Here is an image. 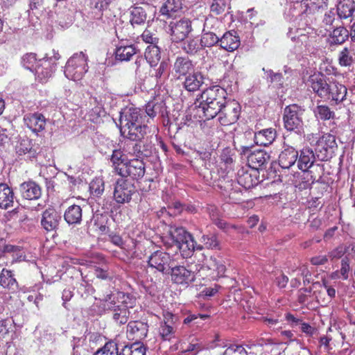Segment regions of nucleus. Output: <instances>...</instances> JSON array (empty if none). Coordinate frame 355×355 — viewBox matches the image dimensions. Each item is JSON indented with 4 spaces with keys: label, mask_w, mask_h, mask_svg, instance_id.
<instances>
[{
    "label": "nucleus",
    "mask_w": 355,
    "mask_h": 355,
    "mask_svg": "<svg viewBox=\"0 0 355 355\" xmlns=\"http://www.w3.org/2000/svg\"><path fill=\"white\" fill-rule=\"evenodd\" d=\"M307 83L313 92L321 98L336 105L345 100L347 87L334 78H325L320 73H314L309 76Z\"/></svg>",
    "instance_id": "1"
},
{
    "label": "nucleus",
    "mask_w": 355,
    "mask_h": 355,
    "mask_svg": "<svg viewBox=\"0 0 355 355\" xmlns=\"http://www.w3.org/2000/svg\"><path fill=\"white\" fill-rule=\"evenodd\" d=\"M227 94L226 90L218 85L203 90L199 97L200 102L198 108L202 110L206 119H211L217 116L220 108L228 101Z\"/></svg>",
    "instance_id": "2"
},
{
    "label": "nucleus",
    "mask_w": 355,
    "mask_h": 355,
    "mask_svg": "<svg viewBox=\"0 0 355 355\" xmlns=\"http://www.w3.org/2000/svg\"><path fill=\"white\" fill-rule=\"evenodd\" d=\"M307 140L311 145L314 146L317 159L320 161H326L330 158L337 147L336 137L331 134H324L322 137L310 134L307 136Z\"/></svg>",
    "instance_id": "3"
},
{
    "label": "nucleus",
    "mask_w": 355,
    "mask_h": 355,
    "mask_svg": "<svg viewBox=\"0 0 355 355\" xmlns=\"http://www.w3.org/2000/svg\"><path fill=\"white\" fill-rule=\"evenodd\" d=\"M168 234L173 243L182 250L186 256H189L195 250H201L203 248L202 245L196 246V242L192 235L182 227L171 225Z\"/></svg>",
    "instance_id": "4"
},
{
    "label": "nucleus",
    "mask_w": 355,
    "mask_h": 355,
    "mask_svg": "<svg viewBox=\"0 0 355 355\" xmlns=\"http://www.w3.org/2000/svg\"><path fill=\"white\" fill-rule=\"evenodd\" d=\"M60 58V55L58 52L52 50L50 53H46L43 58L38 60L33 72L40 83H46L52 76L57 69L58 61Z\"/></svg>",
    "instance_id": "5"
},
{
    "label": "nucleus",
    "mask_w": 355,
    "mask_h": 355,
    "mask_svg": "<svg viewBox=\"0 0 355 355\" xmlns=\"http://www.w3.org/2000/svg\"><path fill=\"white\" fill-rule=\"evenodd\" d=\"M87 58L83 53H75L66 63L64 75L70 80L76 81L80 80L87 71Z\"/></svg>",
    "instance_id": "6"
},
{
    "label": "nucleus",
    "mask_w": 355,
    "mask_h": 355,
    "mask_svg": "<svg viewBox=\"0 0 355 355\" xmlns=\"http://www.w3.org/2000/svg\"><path fill=\"white\" fill-rule=\"evenodd\" d=\"M236 149L241 155L247 157V163L250 168L257 171L266 167L270 157V155L263 150H252L250 146L240 145Z\"/></svg>",
    "instance_id": "7"
},
{
    "label": "nucleus",
    "mask_w": 355,
    "mask_h": 355,
    "mask_svg": "<svg viewBox=\"0 0 355 355\" xmlns=\"http://www.w3.org/2000/svg\"><path fill=\"white\" fill-rule=\"evenodd\" d=\"M220 109L217 115L221 125L228 126L237 122L241 112V107L238 101L229 99Z\"/></svg>",
    "instance_id": "8"
},
{
    "label": "nucleus",
    "mask_w": 355,
    "mask_h": 355,
    "mask_svg": "<svg viewBox=\"0 0 355 355\" xmlns=\"http://www.w3.org/2000/svg\"><path fill=\"white\" fill-rule=\"evenodd\" d=\"M169 30L173 42H182L193 31L192 21L185 17L173 20L169 24Z\"/></svg>",
    "instance_id": "9"
},
{
    "label": "nucleus",
    "mask_w": 355,
    "mask_h": 355,
    "mask_svg": "<svg viewBox=\"0 0 355 355\" xmlns=\"http://www.w3.org/2000/svg\"><path fill=\"white\" fill-rule=\"evenodd\" d=\"M226 270V266L223 261L218 260L214 257H210L201 266L198 272L200 273L199 276L202 279L211 281L224 277Z\"/></svg>",
    "instance_id": "10"
},
{
    "label": "nucleus",
    "mask_w": 355,
    "mask_h": 355,
    "mask_svg": "<svg viewBox=\"0 0 355 355\" xmlns=\"http://www.w3.org/2000/svg\"><path fill=\"white\" fill-rule=\"evenodd\" d=\"M217 187L228 202L237 204L242 201V191L237 182L224 177L218 179Z\"/></svg>",
    "instance_id": "11"
},
{
    "label": "nucleus",
    "mask_w": 355,
    "mask_h": 355,
    "mask_svg": "<svg viewBox=\"0 0 355 355\" xmlns=\"http://www.w3.org/2000/svg\"><path fill=\"white\" fill-rule=\"evenodd\" d=\"M177 320L176 315L169 311L164 312L163 320L158 328V335L162 341L171 342L175 338Z\"/></svg>",
    "instance_id": "12"
},
{
    "label": "nucleus",
    "mask_w": 355,
    "mask_h": 355,
    "mask_svg": "<svg viewBox=\"0 0 355 355\" xmlns=\"http://www.w3.org/2000/svg\"><path fill=\"white\" fill-rule=\"evenodd\" d=\"M43 148L28 138L22 139L16 146V153L29 161H37L41 155Z\"/></svg>",
    "instance_id": "13"
},
{
    "label": "nucleus",
    "mask_w": 355,
    "mask_h": 355,
    "mask_svg": "<svg viewBox=\"0 0 355 355\" xmlns=\"http://www.w3.org/2000/svg\"><path fill=\"white\" fill-rule=\"evenodd\" d=\"M149 123L144 112L137 107H126L120 114V128Z\"/></svg>",
    "instance_id": "14"
},
{
    "label": "nucleus",
    "mask_w": 355,
    "mask_h": 355,
    "mask_svg": "<svg viewBox=\"0 0 355 355\" xmlns=\"http://www.w3.org/2000/svg\"><path fill=\"white\" fill-rule=\"evenodd\" d=\"M135 192L134 184L125 179H119L116 180L113 197L114 200L119 204L129 202L132 199V196Z\"/></svg>",
    "instance_id": "15"
},
{
    "label": "nucleus",
    "mask_w": 355,
    "mask_h": 355,
    "mask_svg": "<svg viewBox=\"0 0 355 355\" xmlns=\"http://www.w3.org/2000/svg\"><path fill=\"white\" fill-rule=\"evenodd\" d=\"M146 172L145 163L141 159L134 158L129 159L119 175L122 178H130L133 180L142 178Z\"/></svg>",
    "instance_id": "16"
},
{
    "label": "nucleus",
    "mask_w": 355,
    "mask_h": 355,
    "mask_svg": "<svg viewBox=\"0 0 355 355\" xmlns=\"http://www.w3.org/2000/svg\"><path fill=\"white\" fill-rule=\"evenodd\" d=\"M171 280L173 283L187 286L196 279L194 271L184 266H175L171 268Z\"/></svg>",
    "instance_id": "17"
},
{
    "label": "nucleus",
    "mask_w": 355,
    "mask_h": 355,
    "mask_svg": "<svg viewBox=\"0 0 355 355\" xmlns=\"http://www.w3.org/2000/svg\"><path fill=\"white\" fill-rule=\"evenodd\" d=\"M171 256L162 250L154 252L148 258V266L159 272H165L171 267Z\"/></svg>",
    "instance_id": "18"
},
{
    "label": "nucleus",
    "mask_w": 355,
    "mask_h": 355,
    "mask_svg": "<svg viewBox=\"0 0 355 355\" xmlns=\"http://www.w3.org/2000/svg\"><path fill=\"white\" fill-rule=\"evenodd\" d=\"M148 324L141 320H132L127 324L126 335L129 340H139L144 339L148 332Z\"/></svg>",
    "instance_id": "19"
},
{
    "label": "nucleus",
    "mask_w": 355,
    "mask_h": 355,
    "mask_svg": "<svg viewBox=\"0 0 355 355\" xmlns=\"http://www.w3.org/2000/svg\"><path fill=\"white\" fill-rule=\"evenodd\" d=\"M148 123H144L138 125H129L124 128H120V132L124 139H127L132 141H142L148 131Z\"/></svg>",
    "instance_id": "20"
},
{
    "label": "nucleus",
    "mask_w": 355,
    "mask_h": 355,
    "mask_svg": "<svg viewBox=\"0 0 355 355\" xmlns=\"http://www.w3.org/2000/svg\"><path fill=\"white\" fill-rule=\"evenodd\" d=\"M112 295L107 296L106 302L107 309L112 311L113 319L119 324H124L128 322L130 311L128 306L125 304L116 305L114 300H112Z\"/></svg>",
    "instance_id": "21"
},
{
    "label": "nucleus",
    "mask_w": 355,
    "mask_h": 355,
    "mask_svg": "<svg viewBox=\"0 0 355 355\" xmlns=\"http://www.w3.org/2000/svg\"><path fill=\"white\" fill-rule=\"evenodd\" d=\"M304 110L296 104L290 105V132L295 135L304 134L303 122L302 116Z\"/></svg>",
    "instance_id": "22"
},
{
    "label": "nucleus",
    "mask_w": 355,
    "mask_h": 355,
    "mask_svg": "<svg viewBox=\"0 0 355 355\" xmlns=\"http://www.w3.org/2000/svg\"><path fill=\"white\" fill-rule=\"evenodd\" d=\"M24 121L26 127L37 135L44 131L46 125L45 116L40 112L26 114L24 116Z\"/></svg>",
    "instance_id": "23"
},
{
    "label": "nucleus",
    "mask_w": 355,
    "mask_h": 355,
    "mask_svg": "<svg viewBox=\"0 0 355 355\" xmlns=\"http://www.w3.org/2000/svg\"><path fill=\"white\" fill-rule=\"evenodd\" d=\"M61 216L53 208H48L43 213L41 219L42 227L47 232L55 230L59 225Z\"/></svg>",
    "instance_id": "24"
},
{
    "label": "nucleus",
    "mask_w": 355,
    "mask_h": 355,
    "mask_svg": "<svg viewBox=\"0 0 355 355\" xmlns=\"http://www.w3.org/2000/svg\"><path fill=\"white\" fill-rule=\"evenodd\" d=\"M0 286L9 293H14L19 288V283L13 270L3 268L0 272Z\"/></svg>",
    "instance_id": "25"
},
{
    "label": "nucleus",
    "mask_w": 355,
    "mask_h": 355,
    "mask_svg": "<svg viewBox=\"0 0 355 355\" xmlns=\"http://www.w3.org/2000/svg\"><path fill=\"white\" fill-rule=\"evenodd\" d=\"M237 182L245 189H250L258 184L259 171L250 169V171H244L243 169L238 172Z\"/></svg>",
    "instance_id": "26"
},
{
    "label": "nucleus",
    "mask_w": 355,
    "mask_h": 355,
    "mask_svg": "<svg viewBox=\"0 0 355 355\" xmlns=\"http://www.w3.org/2000/svg\"><path fill=\"white\" fill-rule=\"evenodd\" d=\"M182 83L183 87L189 92H194L200 89L204 83V76L200 71H193L184 76Z\"/></svg>",
    "instance_id": "27"
},
{
    "label": "nucleus",
    "mask_w": 355,
    "mask_h": 355,
    "mask_svg": "<svg viewBox=\"0 0 355 355\" xmlns=\"http://www.w3.org/2000/svg\"><path fill=\"white\" fill-rule=\"evenodd\" d=\"M173 69L180 79L194 71L193 62L187 57L178 56L173 64Z\"/></svg>",
    "instance_id": "28"
},
{
    "label": "nucleus",
    "mask_w": 355,
    "mask_h": 355,
    "mask_svg": "<svg viewBox=\"0 0 355 355\" xmlns=\"http://www.w3.org/2000/svg\"><path fill=\"white\" fill-rule=\"evenodd\" d=\"M21 196L29 200H37L42 196V189L39 184L33 181L23 182L20 185Z\"/></svg>",
    "instance_id": "29"
},
{
    "label": "nucleus",
    "mask_w": 355,
    "mask_h": 355,
    "mask_svg": "<svg viewBox=\"0 0 355 355\" xmlns=\"http://www.w3.org/2000/svg\"><path fill=\"white\" fill-rule=\"evenodd\" d=\"M220 46L222 49L232 52L236 50L241 44L240 38L234 31H227L220 38Z\"/></svg>",
    "instance_id": "30"
},
{
    "label": "nucleus",
    "mask_w": 355,
    "mask_h": 355,
    "mask_svg": "<svg viewBox=\"0 0 355 355\" xmlns=\"http://www.w3.org/2000/svg\"><path fill=\"white\" fill-rule=\"evenodd\" d=\"M290 275L295 276L291 282L292 287H298L300 285L301 279L303 280L304 284H306V282H310L311 274L307 267L304 264H300L298 267L293 268Z\"/></svg>",
    "instance_id": "31"
},
{
    "label": "nucleus",
    "mask_w": 355,
    "mask_h": 355,
    "mask_svg": "<svg viewBox=\"0 0 355 355\" xmlns=\"http://www.w3.org/2000/svg\"><path fill=\"white\" fill-rule=\"evenodd\" d=\"M83 209L80 205H70L64 213V219L69 225H79L82 222Z\"/></svg>",
    "instance_id": "32"
},
{
    "label": "nucleus",
    "mask_w": 355,
    "mask_h": 355,
    "mask_svg": "<svg viewBox=\"0 0 355 355\" xmlns=\"http://www.w3.org/2000/svg\"><path fill=\"white\" fill-rule=\"evenodd\" d=\"M14 192L6 183H0V209H7L13 206Z\"/></svg>",
    "instance_id": "33"
},
{
    "label": "nucleus",
    "mask_w": 355,
    "mask_h": 355,
    "mask_svg": "<svg viewBox=\"0 0 355 355\" xmlns=\"http://www.w3.org/2000/svg\"><path fill=\"white\" fill-rule=\"evenodd\" d=\"M128 160L123 150L121 148L114 149L110 156V162L114 172L119 175L121 171L125 166V164H126Z\"/></svg>",
    "instance_id": "34"
},
{
    "label": "nucleus",
    "mask_w": 355,
    "mask_h": 355,
    "mask_svg": "<svg viewBox=\"0 0 355 355\" xmlns=\"http://www.w3.org/2000/svg\"><path fill=\"white\" fill-rule=\"evenodd\" d=\"M316 159L315 152L314 153L310 148H304L300 151L297 167L300 170L306 171L313 164Z\"/></svg>",
    "instance_id": "35"
},
{
    "label": "nucleus",
    "mask_w": 355,
    "mask_h": 355,
    "mask_svg": "<svg viewBox=\"0 0 355 355\" xmlns=\"http://www.w3.org/2000/svg\"><path fill=\"white\" fill-rule=\"evenodd\" d=\"M275 136L276 132L274 129H263L254 133V141L258 146H267L272 143Z\"/></svg>",
    "instance_id": "36"
},
{
    "label": "nucleus",
    "mask_w": 355,
    "mask_h": 355,
    "mask_svg": "<svg viewBox=\"0 0 355 355\" xmlns=\"http://www.w3.org/2000/svg\"><path fill=\"white\" fill-rule=\"evenodd\" d=\"M271 185L277 189H280L278 193L273 195V199L277 202H280L284 205H286L288 186L287 184V181L283 180V175H279L277 180L271 182Z\"/></svg>",
    "instance_id": "37"
},
{
    "label": "nucleus",
    "mask_w": 355,
    "mask_h": 355,
    "mask_svg": "<svg viewBox=\"0 0 355 355\" xmlns=\"http://www.w3.org/2000/svg\"><path fill=\"white\" fill-rule=\"evenodd\" d=\"M338 61L341 67H350L355 63V52L354 48L344 47L338 55Z\"/></svg>",
    "instance_id": "38"
},
{
    "label": "nucleus",
    "mask_w": 355,
    "mask_h": 355,
    "mask_svg": "<svg viewBox=\"0 0 355 355\" xmlns=\"http://www.w3.org/2000/svg\"><path fill=\"white\" fill-rule=\"evenodd\" d=\"M146 18V12L142 7L133 6L130 8V22L133 27L144 25Z\"/></svg>",
    "instance_id": "39"
},
{
    "label": "nucleus",
    "mask_w": 355,
    "mask_h": 355,
    "mask_svg": "<svg viewBox=\"0 0 355 355\" xmlns=\"http://www.w3.org/2000/svg\"><path fill=\"white\" fill-rule=\"evenodd\" d=\"M137 53L135 45H126L117 46L115 50V58L119 61H129Z\"/></svg>",
    "instance_id": "40"
},
{
    "label": "nucleus",
    "mask_w": 355,
    "mask_h": 355,
    "mask_svg": "<svg viewBox=\"0 0 355 355\" xmlns=\"http://www.w3.org/2000/svg\"><path fill=\"white\" fill-rule=\"evenodd\" d=\"M144 56L150 67H156L161 59L160 48L157 45H149L146 49Z\"/></svg>",
    "instance_id": "41"
},
{
    "label": "nucleus",
    "mask_w": 355,
    "mask_h": 355,
    "mask_svg": "<svg viewBox=\"0 0 355 355\" xmlns=\"http://www.w3.org/2000/svg\"><path fill=\"white\" fill-rule=\"evenodd\" d=\"M348 31L343 26H339L334 28L329 35V43L331 44H341L344 43L349 37Z\"/></svg>",
    "instance_id": "42"
},
{
    "label": "nucleus",
    "mask_w": 355,
    "mask_h": 355,
    "mask_svg": "<svg viewBox=\"0 0 355 355\" xmlns=\"http://www.w3.org/2000/svg\"><path fill=\"white\" fill-rule=\"evenodd\" d=\"M146 347L143 343L135 342L125 345L120 352L119 355H146Z\"/></svg>",
    "instance_id": "43"
},
{
    "label": "nucleus",
    "mask_w": 355,
    "mask_h": 355,
    "mask_svg": "<svg viewBox=\"0 0 355 355\" xmlns=\"http://www.w3.org/2000/svg\"><path fill=\"white\" fill-rule=\"evenodd\" d=\"M200 42L196 37L183 41L182 49L188 55H195L202 50Z\"/></svg>",
    "instance_id": "44"
},
{
    "label": "nucleus",
    "mask_w": 355,
    "mask_h": 355,
    "mask_svg": "<svg viewBox=\"0 0 355 355\" xmlns=\"http://www.w3.org/2000/svg\"><path fill=\"white\" fill-rule=\"evenodd\" d=\"M182 8L180 0H166L160 8L159 12L162 15L171 17L172 12H175Z\"/></svg>",
    "instance_id": "45"
},
{
    "label": "nucleus",
    "mask_w": 355,
    "mask_h": 355,
    "mask_svg": "<svg viewBox=\"0 0 355 355\" xmlns=\"http://www.w3.org/2000/svg\"><path fill=\"white\" fill-rule=\"evenodd\" d=\"M118 344L112 340L105 343L103 347L97 349L94 355H119Z\"/></svg>",
    "instance_id": "46"
},
{
    "label": "nucleus",
    "mask_w": 355,
    "mask_h": 355,
    "mask_svg": "<svg viewBox=\"0 0 355 355\" xmlns=\"http://www.w3.org/2000/svg\"><path fill=\"white\" fill-rule=\"evenodd\" d=\"M337 12L340 18L347 19L354 16L355 10L353 3L347 0L340 2L337 8Z\"/></svg>",
    "instance_id": "47"
},
{
    "label": "nucleus",
    "mask_w": 355,
    "mask_h": 355,
    "mask_svg": "<svg viewBox=\"0 0 355 355\" xmlns=\"http://www.w3.org/2000/svg\"><path fill=\"white\" fill-rule=\"evenodd\" d=\"M89 190L93 196L96 197L101 196L105 190V182L103 178H94L89 184Z\"/></svg>",
    "instance_id": "48"
},
{
    "label": "nucleus",
    "mask_w": 355,
    "mask_h": 355,
    "mask_svg": "<svg viewBox=\"0 0 355 355\" xmlns=\"http://www.w3.org/2000/svg\"><path fill=\"white\" fill-rule=\"evenodd\" d=\"M3 252L4 253H15L16 257H13V261H21L25 260L26 255L22 252V248L19 245H14L11 244H6L3 248Z\"/></svg>",
    "instance_id": "49"
},
{
    "label": "nucleus",
    "mask_w": 355,
    "mask_h": 355,
    "mask_svg": "<svg viewBox=\"0 0 355 355\" xmlns=\"http://www.w3.org/2000/svg\"><path fill=\"white\" fill-rule=\"evenodd\" d=\"M220 41L219 37L212 32L204 33L200 40L202 48L211 47Z\"/></svg>",
    "instance_id": "50"
},
{
    "label": "nucleus",
    "mask_w": 355,
    "mask_h": 355,
    "mask_svg": "<svg viewBox=\"0 0 355 355\" xmlns=\"http://www.w3.org/2000/svg\"><path fill=\"white\" fill-rule=\"evenodd\" d=\"M228 6L227 0H213L210 5V12L215 15H222Z\"/></svg>",
    "instance_id": "51"
},
{
    "label": "nucleus",
    "mask_w": 355,
    "mask_h": 355,
    "mask_svg": "<svg viewBox=\"0 0 355 355\" xmlns=\"http://www.w3.org/2000/svg\"><path fill=\"white\" fill-rule=\"evenodd\" d=\"M37 62L38 60H37L36 54L33 53H26L21 58L23 67L33 72Z\"/></svg>",
    "instance_id": "52"
},
{
    "label": "nucleus",
    "mask_w": 355,
    "mask_h": 355,
    "mask_svg": "<svg viewBox=\"0 0 355 355\" xmlns=\"http://www.w3.org/2000/svg\"><path fill=\"white\" fill-rule=\"evenodd\" d=\"M314 113L321 120H329L334 117V112L327 105H318Z\"/></svg>",
    "instance_id": "53"
},
{
    "label": "nucleus",
    "mask_w": 355,
    "mask_h": 355,
    "mask_svg": "<svg viewBox=\"0 0 355 355\" xmlns=\"http://www.w3.org/2000/svg\"><path fill=\"white\" fill-rule=\"evenodd\" d=\"M162 103H155V101H149L146 105V112L145 114L146 115V117H149L150 119H153L155 118L157 114V112L160 110V109L162 107ZM146 119H149L148 118H146Z\"/></svg>",
    "instance_id": "54"
},
{
    "label": "nucleus",
    "mask_w": 355,
    "mask_h": 355,
    "mask_svg": "<svg viewBox=\"0 0 355 355\" xmlns=\"http://www.w3.org/2000/svg\"><path fill=\"white\" fill-rule=\"evenodd\" d=\"M202 239L207 248L211 250H220V241L216 235H204Z\"/></svg>",
    "instance_id": "55"
},
{
    "label": "nucleus",
    "mask_w": 355,
    "mask_h": 355,
    "mask_svg": "<svg viewBox=\"0 0 355 355\" xmlns=\"http://www.w3.org/2000/svg\"><path fill=\"white\" fill-rule=\"evenodd\" d=\"M349 250V248L343 244H340L328 253L329 259L331 261L342 258Z\"/></svg>",
    "instance_id": "56"
},
{
    "label": "nucleus",
    "mask_w": 355,
    "mask_h": 355,
    "mask_svg": "<svg viewBox=\"0 0 355 355\" xmlns=\"http://www.w3.org/2000/svg\"><path fill=\"white\" fill-rule=\"evenodd\" d=\"M169 64L166 61H162L159 65V67L155 69V73L153 74V76H155L157 80L168 78L169 73Z\"/></svg>",
    "instance_id": "57"
},
{
    "label": "nucleus",
    "mask_w": 355,
    "mask_h": 355,
    "mask_svg": "<svg viewBox=\"0 0 355 355\" xmlns=\"http://www.w3.org/2000/svg\"><path fill=\"white\" fill-rule=\"evenodd\" d=\"M290 327H298L302 332L306 334H311L312 327L307 323L302 322V320L295 318L293 315L290 314Z\"/></svg>",
    "instance_id": "58"
},
{
    "label": "nucleus",
    "mask_w": 355,
    "mask_h": 355,
    "mask_svg": "<svg viewBox=\"0 0 355 355\" xmlns=\"http://www.w3.org/2000/svg\"><path fill=\"white\" fill-rule=\"evenodd\" d=\"M350 260L349 258L347 256H345L344 258L342 259L341 263H340V269L339 272L341 275V277L343 279L346 280L348 279V274L350 271ZM338 273V271H336L334 274L335 275H337Z\"/></svg>",
    "instance_id": "59"
},
{
    "label": "nucleus",
    "mask_w": 355,
    "mask_h": 355,
    "mask_svg": "<svg viewBox=\"0 0 355 355\" xmlns=\"http://www.w3.org/2000/svg\"><path fill=\"white\" fill-rule=\"evenodd\" d=\"M223 355H248V352L243 345H231L224 351Z\"/></svg>",
    "instance_id": "60"
},
{
    "label": "nucleus",
    "mask_w": 355,
    "mask_h": 355,
    "mask_svg": "<svg viewBox=\"0 0 355 355\" xmlns=\"http://www.w3.org/2000/svg\"><path fill=\"white\" fill-rule=\"evenodd\" d=\"M141 37L145 43L150 44V45H157L159 42V38L155 37V35L147 29L142 33Z\"/></svg>",
    "instance_id": "61"
},
{
    "label": "nucleus",
    "mask_w": 355,
    "mask_h": 355,
    "mask_svg": "<svg viewBox=\"0 0 355 355\" xmlns=\"http://www.w3.org/2000/svg\"><path fill=\"white\" fill-rule=\"evenodd\" d=\"M220 159L223 163L226 165V167L231 166L234 162L233 154L230 148H225L221 155Z\"/></svg>",
    "instance_id": "62"
},
{
    "label": "nucleus",
    "mask_w": 355,
    "mask_h": 355,
    "mask_svg": "<svg viewBox=\"0 0 355 355\" xmlns=\"http://www.w3.org/2000/svg\"><path fill=\"white\" fill-rule=\"evenodd\" d=\"M12 323L10 319L6 318L0 320V336L5 338L10 332Z\"/></svg>",
    "instance_id": "63"
},
{
    "label": "nucleus",
    "mask_w": 355,
    "mask_h": 355,
    "mask_svg": "<svg viewBox=\"0 0 355 355\" xmlns=\"http://www.w3.org/2000/svg\"><path fill=\"white\" fill-rule=\"evenodd\" d=\"M288 150L284 149L279 155L278 162L282 169H288Z\"/></svg>",
    "instance_id": "64"
}]
</instances>
